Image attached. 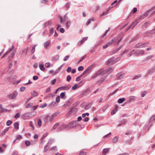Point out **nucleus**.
<instances>
[{
    "label": "nucleus",
    "mask_w": 155,
    "mask_h": 155,
    "mask_svg": "<svg viewBox=\"0 0 155 155\" xmlns=\"http://www.w3.org/2000/svg\"><path fill=\"white\" fill-rule=\"evenodd\" d=\"M70 5V3H67L65 5V7L67 8H69Z\"/></svg>",
    "instance_id": "nucleus-57"
},
{
    "label": "nucleus",
    "mask_w": 155,
    "mask_h": 155,
    "mask_svg": "<svg viewBox=\"0 0 155 155\" xmlns=\"http://www.w3.org/2000/svg\"><path fill=\"white\" fill-rule=\"evenodd\" d=\"M136 98V97L134 96H130L129 97L128 101V102H131L133 101H135Z\"/></svg>",
    "instance_id": "nucleus-13"
},
{
    "label": "nucleus",
    "mask_w": 155,
    "mask_h": 155,
    "mask_svg": "<svg viewBox=\"0 0 155 155\" xmlns=\"http://www.w3.org/2000/svg\"><path fill=\"white\" fill-rule=\"evenodd\" d=\"M14 49V46L12 45V47L9 49V50L6 51L5 54L2 56V58H4L5 55L7 54L8 53H10L11 51H12Z\"/></svg>",
    "instance_id": "nucleus-11"
},
{
    "label": "nucleus",
    "mask_w": 155,
    "mask_h": 155,
    "mask_svg": "<svg viewBox=\"0 0 155 155\" xmlns=\"http://www.w3.org/2000/svg\"><path fill=\"white\" fill-rule=\"evenodd\" d=\"M118 140V137L117 136L115 137L113 140V142L114 143H116L117 142Z\"/></svg>",
    "instance_id": "nucleus-29"
},
{
    "label": "nucleus",
    "mask_w": 155,
    "mask_h": 155,
    "mask_svg": "<svg viewBox=\"0 0 155 155\" xmlns=\"http://www.w3.org/2000/svg\"><path fill=\"white\" fill-rule=\"evenodd\" d=\"M25 143L27 146H29L30 145V142L29 141L26 140Z\"/></svg>",
    "instance_id": "nucleus-60"
},
{
    "label": "nucleus",
    "mask_w": 155,
    "mask_h": 155,
    "mask_svg": "<svg viewBox=\"0 0 155 155\" xmlns=\"http://www.w3.org/2000/svg\"><path fill=\"white\" fill-rule=\"evenodd\" d=\"M147 92L146 91H143L141 94V96L142 97H144L146 95Z\"/></svg>",
    "instance_id": "nucleus-59"
},
{
    "label": "nucleus",
    "mask_w": 155,
    "mask_h": 155,
    "mask_svg": "<svg viewBox=\"0 0 155 155\" xmlns=\"http://www.w3.org/2000/svg\"><path fill=\"white\" fill-rule=\"evenodd\" d=\"M151 11L149 10L148 12L145 13L144 14L140 15V17L137 18V19L139 21V22H140L141 21V20L144 19L147 16L148 14Z\"/></svg>",
    "instance_id": "nucleus-4"
},
{
    "label": "nucleus",
    "mask_w": 155,
    "mask_h": 155,
    "mask_svg": "<svg viewBox=\"0 0 155 155\" xmlns=\"http://www.w3.org/2000/svg\"><path fill=\"white\" fill-rule=\"evenodd\" d=\"M18 93L16 91H14L12 94L8 95V97L10 99H15Z\"/></svg>",
    "instance_id": "nucleus-6"
},
{
    "label": "nucleus",
    "mask_w": 155,
    "mask_h": 155,
    "mask_svg": "<svg viewBox=\"0 0 155 155\" xmlns=\"http://www.w3.org/2000/svg\"><path fill=\"white\" fill-rule=\"evenodd\" d=\"M122 47V46L121 45L117 49H116L114 51V53H115L117 52L118 51H119Z\"/></svg>",
    "instance_id": "nucleus-39"
},
{
    "label": "nucleus",
    "mask_w": 155,
    "mask_h": 155,
    "mask_svg": "<svg viewBox=\"0 0 155 155\" xmlns=\"http://www.w3.org/2000/svg\"><path fill=\"white\" fill-rule=\"evenodd\" d=\"M110 150L109 148H105L103 150V153L104 154H105L107 153Z\"/></svg>",
    "instance_id": "nucleus-32"
},
{
    "label": "nucleus",
    "mask_w": 155,
    "mask_h": 155,
    "mask_svg": "<svg viewBox=\"0 0 155 155\" xmlns=\"http://www.w3.org/2000/svg\"><path fill=\"white\" fill-rule=\"evenodd\" d=\"M50 65H51V64L49 62L46 63L45 64V67H46L47 68H49Z\"/></svg>",
    "instance_id": "nucleus-41"
},
{
    "label": "nucleus",
    "mask_w": 155,
    "mask_h": 155,
    "mask_svg": "<svg viewBox=\"0 0 155 155\" xmlns=\"http://www.w3.org/2000/svg\"><path fill=\"white\" fill-rule=\"evenodd\" d=\"M117 75L118 76H117V79L118 80H120L121 79V77L122 75V73L121 72L117 74Z\"/></svg>",
    "instance_id": "nucleus-36"
},
{
    "label": "nucleus",
    "mask_w": 155,
    "mask_h": 155,
    "mask_svg": "<svg viewBox=\"0 0 155 155\" xmlns=\"http://www.w3.org/2000/svg\"><path fill=\"white\" fill-rule=\"evenodd\" d=\"M137 11V8H134L133 10L131 12V13H135Z\"/></svg>",
    "instance_id": "nucleus-52"
},
{
    "label": "nucleus",
    "mask_w": 155,
    "mask_h": 155,
    "mask_svg": "<svg viewBox=\"0 0 155 155\" xmlns=\"http://www.w3.org/2000/svg\"><path fill=\"white\" fill-rule=\"evenodd\" d=\"M141 75L140 74H139V75H136L135 76H134L133 78H132V79L133 80L137 79H138L139 78L141 77Z\"/></svg>",
    "instance_id": "nucleus-25"
},
{
    "label": "nucleus",
    "mask_w": 155,
    "mask_h": 155,
    "mask_svg": "<svg viewBox=\"0 0 155 155\" xmlns=\"http://www.w3.org/2000/svg\"><path fill=\"white\" fill-rule=\"evenodd\" d=\"M51 44V41H46L44 44V48L47 49L48 48V47L50 46Z\"/></svg>",
    "instance_id": "nucleus-12"
},
{
    "label": "nucleus",
    "mask_w": 155,
    "mask_h": 155,
    "mask_svg": "<svg viewBox=\"0 0 155 155\" xmlns=\"http://www.w3.org/2000/svg\"><path fill=\"white\" fill-rule=\"evenodd\" d=\"M149 43L148 42L144 43H140L137 44L134 46L135 48H141L145 47L148 45Z\"/></svg>",
    "instance_id": "nucleus-1"
},
{
    "label": "nucleus",
    "mask_w": 155,
    "mask_h": 155,
    "mask_svg": "<svg viewBox=\"0 0 155 155\" xmlns=\"http://www.w3.org/2000/svg\"><path fill=\"white\" fill-rule=\"evenodd\" d=\"M32 105L33 104L32 103H30L28 104H27L25 106V107L26 108H28L31 107Z\"/></svg>",
    "instance_id": "nucleus-37"
},
{
    "label": "nucleus",
    "mask_w": 155,
    "mask_h": 155,
    "mask_svg": "<svg viewBox=\"0 0 155 155\" xmlns=\"http://www.w3.org/2000/svg\"><path fill=\"white\" fill-rule=\"evenodd\" d=\"M86 57V55H85L84 56H83L80 59V61H78V62L79 63L81 62L83 59H85Z\"/></svg>",
    "instance_id": "nucleus-46"
},
{
    "label": "nucleus",
    "mask_w": 155,
    "mask_h": 155,
    "mask_svg": "<svg viewBox=\"0 0 155 155\" xmlns=\"http://www.w3.org/2000/svg\"><path fill=\"white\" fill-rule=\"evenodd\" d=\"M56 103V102L55 101H53L50 104H49L48 106L50 107H52L53 106H55V104Z\"/></svg>",
    "instance_id": "nucleus-28"
},
{
    "label": "nucleus",
    "mask_w": 155,
    "mask_h": 155,
    "mask_svg": "<svg viewBox=\"0 0 155 155\" xmlns=\"http://www.w3.org/2000/svg\"><path fill=\"white\" fill-rule=\"evenodd\" d=\"M77 109L76 108L74 107L71 109L69 113L70 114H71L72 113H75L76 112H77Z\"/></svg>",
    "instance_id": "nucleus-17"
},
{
    "label": "nucleus",
    "mask_w": 155,
    "mask_h": 155,
    "mask_svg": "<svg viewBox=\"0 0 155 155\" xmlns=\"http://www.w3.org/2000/svg\"><path fill=\"white\" fill-rule=\"evenodd\" d=\"M71 24V22L69 20L66 23L65 25L66 27L67 28H68L70 26Z\"/></svg>",
    "instance_id": "nucleus-21"
},
{
    "label": "nucleus",
    "mask_w": 155,
    "mask_h": 155,
    "mask_svg": "<svg viewBox=\"0 0 155 155\" xmlns=\"http://www.w3.org/2000/svg\"><path fill=\"white\" fill-rule=\"evenodd\" d=\"M56 79H54V80H53L51 81V85L54 84H55V82H56Z\"/></svg>",
    "instance_id": "nucleus-49"
},
{
    "label": "nucleus",
    "mask_w": 155,
    "mask_h": 155,
    "mask_svg": "<svg viewBox=\"0 0 155 155\" xmlns=\"http://www.w3.org/2000/svg\"><path fill=\"white\" fill-rule=\"evenodd\" d=\"M112 69V68L111 67L109 68H107V70H106L105 72L104 73H108V72L111 70Z\"/></svg>",
    "instance_id": "nucleus-43"
},
{
    "label": "nucleus",
    "mask_w": 155,
    "mask_h": 155,
    "mask_svg": "<svg viewBox=\"0 0 155 155\" xmlns=\"http://www.w3.org/2000/svg\"><path fill=\"white\" fill-rule=\"evenodd\" d=\"M10 52H11V53L10 54L8 58L9 60H11L12 58H13L14 56L15 52V51L14 49H13V50L12 51H11Z\"/></svg>",
    "instance_id": "nucleus-14"
},
{
    "label": "nucleus",
    "mask_w": 155,
    "mask_h": 155,
    "mask_svg": "<svg viewBox=\"0 0 155 155\" xmlns=\"http://www.w3.org/2000/svg\"><path fill=\"white\" fill-rule=\"evenodd\" d=\"M67 13L64 15V18H63V19L64 20V21H65V20H67L68 19V16H67Z\"/></svg>",
    "instance_id": "nucleus-61"
},
{
    "label": "nucleus",
    "mask_w": 155,
    "mask_h": 155,
    "mask_svg": "<svg viewBox=\"0 0 155 155\" xmlns=\"http://www.w3.org/2000/svg\"><path fill=\"white\" fill-rule=\"evenodd\" d=\"M115 41V38H114V39H112V40L108 42L107 44L109 46H110Z\"/></svg>",
    "instance_id": "nucleus-30"
},
{
    "label": "nucleus",
    "mask_w": 155,
    "mask_h": 155,
    "mask_svg": "<svg viewBox=\"0 0 155 155\" xmlns=\"http://www.w3.org/2000/svg\"><path fill=\"white\" fill-rule=\"evenodd\" d=\"M118 38L117 39H115V41L117 44V45H118L119 43L122 41V39L121 38H120V39H118Z\"/></svg>",
    "instance_id": "nucleus-35"
},
{
    "label": "nucleus",
    "mask_w": 155,
    "mask_h": 155,
    "mask_svg": "<svg viewBox=\"0 0 155 155\" xmlns=\"http://www.w3.org/2000/svg\"><path fill=\"white\" fill-rule=\"evenodd\" d=\"M139 21L137 19L134 21H133L131 24L130 26H132L133 27L132 28V29H133V28L135 27V26L137 25V24L139 23Z\"/></svg>",
    "instance_id": "nucleus-9"
},
{
    "label": "nucleus",
    "mask_w": 155,
    "mask_h": 155,
    "mask_svg": "<svg viewBox=\"0 0 155 155\" xmlns=\"http://www.w3.org/2000/svg\"><path fill=\"white\" fill-rule=\"evenodd\" d=\"M31 94L33 97H36L38 93L36 92L33 91L31 92Z\"/></svg>",
    "instance_id": "nucleus-33"
},
{
    "label": "nucleus",
    "mask_w": 155,
    "mask_h": 155,
    "mask_svg": "<svg viewBox=\"0 0 155 155\" xmlns=\"http://www.w3.org/2000/svg\"><path fill=\"white\" fill-rule=\"evenodd\" d=\"M51 23L50 21H47L45 23V26H48L49 25H50Z\"/></svg>",
    "instance_id": "nucleus-58"
},
{
    "label": "nucleus",
    "mask_w": 155,
    "mask_h": 155,
    "mask_svg": "<svg viewBox=\"0 0 155 155\" xmlns=\"http://www.w3.org/2000/svg\"><path fill=\"white\" fill-rule=\"evenodd\" d=\"M0 108L2 110L1 112H5L8 111L7 109L3 108L1 104H0Z\"/></svg>",
    "instance_id": "nucleus-20"
},
{
    "label": "nucleus",
    "mask_w": 155,
    "mask_h": 155,
    "mask_svg": "<svg viewBox=\"0 0 155 155\" xmlns=\"http://www.w3.org/2000/svg\"><path fill=\"white\" fill-rule=\"evenodd\" d=\"M18 154V152L16 150H14L13 152L12 155H17Z\"/></svg>",
    "instance_id": "nucleus-64"
},
{
    "label": "nucleus",
    "mask_w": 155,
    "mask_h": 155,
    "mask_svg": "<svg viewBox=\"0 0 155 155\" xmlns=\"http://www.w3.org/2000/svg\"><path fill=\"white\" fill-rule=\"evenodd\" d=\"M38 125L39 126H41L42 125V123L41 120L40 119H39L38 120Z\"/></svg>",
    "instance_id": "nucleus-54"
},
{
    "label": "nucleus",
    "mask_w": 155,
    "mask_h": 155,
    "mask_svg": "<svg viewBox=\"0 0 155 155\" xmlns=\"http://www.w3.org/2000/svg\"><path fill=\"white\" fill-rule=\"evenodd\" d=\"M37 45H34L32 47V50H31V52L32 53H34L35 51V47Z\"/></svg>",
    "instance_id": "nucleus-31"
},
{
    "label": "nucleus",
    "mask_w": 155,
    "mask_h": 155,
    "mask_svg": "<svg viewBox=\"0 0 155 155\" xmlns=\"http://www.w3.org/2000/svg\"><path fill=\"white\" fill-rule=\"evenodd\" d=\"M32 117L31 113H28L22 115V118L24 120H26L29 118H31Z\"/></svg>",
    "instance_id": "nucleus-5"
},
{
    "label": "nucleus",
    "mask_w": 155,
    "mask_h": 155,
    "mask_svg": "<svg viewBox=\"0 0 155 155\" xmlns=\"http://www.w3.org/2000/svg\"><path fill=\"white\" fill-rule=\"evenodd\" d=\"M83 69L84 68L82 66H80L78 67V70L79 71H81L83 70Z\"/></svg>",
    "instance_id": "nucleus-55"
},
{
    "label": "nucleus",
    "mask_w": 155,
    "mask_h": 155,
    "mask_svg": "<svg viewBox=\"0 0 155 155\" xmlns=\"http://www.w3.org/2000/svg\"><path fill=\"white\" fill-rule=\"evenodd\" d=\"M93 19H94V18H92V19H89L87 21V23H86V25H88L90 23L91 21V20L93 21Z\"/></svg>",
    "instance_id": "nucleus-45"
},
{
    "label": "nucleus",
    "mask_w": 155,
    "mask_h": 155,
    "mask_svg": "<svg viewBox=\"0 0 155 155\" xmlns=\"http://www.w3.org/2000/svg\"><path fill=\"white\" fill-rule=\"evenodd\" d=\"M114 58L113 57L110 58L107 61V63L108 64H109L112 63H114Z\"/></svg>",
    "instance_id": "nucleus-18"
},
{
    "label": "nucleus",
    "mask_w": 155,
    "mask_h": 155,
    "mask_svg": "<svg viewBox=\"0 0 155 155\" xmlns=\"http://www.w3.org/2000/svg\"><path fill=\"white\" fill-rule=\"evenodd\" d=\"M77 121L76 120L70 122L67 125L68 130H69V129L73 128L74 127H76L77 126Z\"/></svg>",
    "instance_id": "nucleus-2"
},
{
    "label": "nucleus",
    "mask_w": 155,
    "mask_h": 155,
    "mask_svg": "<svg viewBox=\"0 0 155 155\" xmlns=\"http://www.w3.org/2000/svg\"><path fill=\"white\" fill-rule=\"evenodd\" d=\"M59 125V124L58 123H56L53 126V129H55Z\"/></svg>",
    "instance_id": "nucleus-48"
},
{
    "label": "nucleus",
    "mask_w": 155,
    "mask_h": 155,
    "mask_svg": "<svg viewBox=\"0 0 155 155\" xmlns=\"http://www.w3.org/2000/svg\"><path fill=\"white\" fill-rule=\"evenodd\" d=\"M111 132H110L108 134H107L105 135L103 137V138H105L106 137H109V136L110 135H111Z\"/></svg>",
    "instance_id": "nucleus-51"
},
{
    "label": "nucleus",
    "mask_w": 155,
    "mask_h": 155,
    "mask_svg": "<svg viewBox=\"0 0 155 155\" xmlns=\"http://www.w3.org/2000/svg\"><path fill=\"white\" fill-rule=\"evenodd\" d=\"M64 128H66L68 130L67 125L65 124H63L59 127L58 129V131H60Z\"/></svg>",
    "instance_id": "nucleus-8"
},
{
    "label": "nucleus",
    "mask_w": 155,
    "mask_h": 155,
    "mask_svg": "<svg viewBox=\"0 0 155 155\" xmlns=\"http://www.w3.org/2000/svg\"><path fill=\"white\" fill-rule=\"evenodd\" d=\"M39 67L40 69L42 71H44L45 70V68L42 64H40L39 65Z\"/></svg>",
    "instance_id": "nucleus-34"
},
{
    "label": "nucleus",
    "mask_w": 155,
    "mask_h": 155,
    "mask_svg": "<svg viewBox=\"0 0 155 155\" xmlns=\"http://www.w3.org/2000/svg\"><path fill=\"white\" fill-rule=\"evenodd\" d=\"M70 55H67L65 56L63 59L64 61H67Z\"/></svg>",
    "instance_id": "nucleus-53"
},
{
    "label": "nucleus",
    "mask_w": 155,
    "mask_h": 155,
    "mask_svg": "<svg viewBox=\"0 0 155 155\" xmlns=\"http://www.w3.org/2000/svg\"><path fill=\"white\" fill-rule=\"evenodd\" d=\"M145 54V51L143 50L139 51L135 53V55L139 56L140 54L144 55Z\"/></svg>",
    "instance_id": "nucleus-10"
},
{
    "label": "nucleus",
    "mask_w": 155,
    "mask_h": 155,
    "mask_svg": "<svg viewBox=\"0 0 155 155\" xmlns=\"http://www.w3.org/2000/svg\"><path fill=\"white\" fill-rule=\"evenodd\" d=\"M20 116V114L19 113H17L16 114L15 116V118H17L19 117Z\"/></svg>",
    "instance_id": "nucleus-63"
},
{
    "label": "nucleus",
    "mask_w": 155,
    "mask_h": 155,
    "mask_svg": "<svg viewBox=\"0 0 155 155\" xmlns=\"http://www.w3.org/2000/svg\"><path fill=\"white\" fill-rule=\"evenodd\" d=\"M126 121L124 119L123 120H122L118 124L117 126L118 127H119L123 124H125L126 123Z\"/></svg>",
    "instance_id": "nucleus-16"
},
{
    "label": "nucleus",
    "mask_w": 155,
    "mask_h": 155,
    "mask_svg": "<svg viewBox=\"0 0 155 155\" xmlns=\"http://www.w3.org/2000/svg\"><path fill=\"white\" fill-rule=\"evenodd\" d=\"M108 105L107 104L105 105L102 107V108L101 111L103 112H105L106 109L108 107Z\"/></svg>",
    "instance_id": "nucleus-19"
},
{
    "label": "nucleus",
    "mask_w": 155,
    "mask_h": 155,
    "mask_svg": "<svg viewBox=\"0 0 155 155\" xmlns=\"http://www.w3.org/2000/svg\"><path fill=\"white\" fill-rule=\"evenodd\" d=\"M44 119L45 122L46 123H48L49 121L51 122L54 119L53 118V116L49 115L46 116Z\"/></svg>",
    "instance_id": "nucleus-3"
},
{
    "label": "nucleus",
    "mask_w": 155,
    "mask_h": 155,
    "mask_svg": "<svg viewBox=\"0 0 155 155\" xmlns=\"http://www.w3.org/2000/svg\"><path fill=\"white\" fill-rule=\"evenodd\" d=\"M125 98H120L118 100V102L119 104H121L123 103L125 101Z\"/></svg>",
    "instance_id": "nucleus-22"
},
{
    "label": "nucleus",
    "mask_w": 155,
    "mask_h": 155,
    "mask_svg": "<svg viewBox=\"0 0 155 155\" xmlns=\"http://www.w3.org/2000/svg\"><path fill=\"white\" fill-rule=\"evenodd\" d=\"M82 81H81L78 84H75L72 87V90H75L77 88L79 87L83 84Z\"/></svg>",
    "instance_id": "nucleus-7"
},
{
    "label": "nucleus",
    "mask_w": 155,
    "mask_h": 155,
    "mask_svg": "<svg viewBox=\"0 0 155 155\" xmlns=\"http://www.w3.org/2000/svg\"><path fill=\"white\" fill-rule=\"evenodd\" d=\"M56 102L58 103H59L60 101V97L59 96H57L56 99Z\"/></svg>",
    "instance_id": "nucleus-44"
},
{
    "label": "nucleus",
    "mask_w": 155,
    "mask_h": 155,
    "mask_svg": "<svg viewBox=\"0 0 155 155\" xmlns=\"http://www.w3.org/2000/svg\"><path fill=\"white\" fill-rule=\"evenodd\" d=\"M71 88V86L69 85H68L66 86H64V90H69Z\"/></svg>",
    "instance_id": "nucleus-26"
},
{
    "label": "nucleus",
    "mask_w": 155,
    "mask_h": 155,
    "mask_svg": "<svg viewBox=\"0 0 155 155\" xmlns=\"http://www.w3.org/2000/svg\"><path fill=\"white\" fill-rule=\"evenodd\" d=\"M49 143V142H48L47 144L45 146L44 148V152H46L48 150V144Z\"/></svg>",
    "instance_id": "nucleus-24"
},
{
    "label": "nucleus",
    "mask_w": 155,
    "mask_h": 155,
    "mask_svg": "<svg viewBox=\"0 0 155 155\" xmlns=\"http://www.w3.org/2000/svg\"><path fill=\"white\" fill-rule=\"evenodd\" d=\"M54 32V29L53 28H51L49 31V33L50 34H52Z\"/></svg>",
    "instance_id": "nucleus-56"
},
{
    "label": "nucleus",
    "mask_w": 155,
    "mask_h": 155,
    "mask_svg": "<svg viewBox=\"0 0 155 155\" xmlns=\"http://www.w3.org/2000/svg\"><path fill=\"white\" fill-rule=\"evenodd\" d=\"M86 153L85 152L81 151L80 153V155H86Z\"/></svg>",
    "instance_id": "nucleus-62"
},
{
    "label": "nucleus",
    "mask_w": 155,
    "mask_h": 155,
    "mask_svg": "<svg viewBox=\"0 0 155 155\" xmlns=\"http://www.w3.org/2000/svg\"><path fill=\"white\" fill-rule=\"evenodd\" d=\"M51 150H55L56 151L58 150V149L56 146L52 147L51 148Z\"/></svg>",
    "instance_id": "nucleus-50"
},
{
    "label": "nucleus",
    "mask_w": 155,
    "mask_h": 155,
    "mask_svg": "<svg viewBox=\"0 0 155 155\" xmlns=\"http://www.w3.org/2000/svg\"><path fill=\"white\" fill-rule=\"evenodd\" d=\"M51 87L50 86L48 87L45 91V93H47L50 92L51 91Z\"/></svg>",
    "instance_id": "nucleus-40"
},
{
    "label": "nucleus",
    "mask_w": 155,
    "mask_h": 155,
    "mask_svg": "<svg viewBox=\"0 0 155 155\" xmlns=\"http://www.w3.org/2000/svg\"><path fill=\"white\" fill-rule=\"evenodd\" d=\"M92 65L91 66H90L88 67L87 68L86 70L84 71V72L86 73L90 71L92 68L91 67Z\"/></svg>",
    "instance_id": "nucleus-27"
},
{
    "label": "nucleus",
    "mask_w": 155,
    "mask_h": 155,
    "mask_svg": "<svg viewBox=\"0 0 155 155\" xmlns=\"http://www.w3.org/2000/svg\"><path fill=\"white\" fill-rule=\"evenodd\" d=\"M104 72V69H101L98 71L96 73L98 75L102 74Z\"/></svg>",
    "instance_id": "nucleus-15"
},
{
    "label": "nucleus",
    "mask_w": 155,
    "mask_h": 155,
    "mask_svg": "<svg viewBox=\"0 0 155 155\" xmlns=\"http://www.w3.org/2000/svg\"><path fill=\"white\" fill-rule=\"evenodd\" d=\"M12 122L11 120H8L6 122V125L7 126H9L12 123Z\"/></svg>",
    "instance_id": "nucleus-38"
},
{
    "label": "nucleus",
    "mask_w": 155,
    "mask_h": 155,
    "mask_svg": "<svg viewBox=\"0 0 155 155\" xmlns=\"http://www.w3.org/2000/svg\"><path fill=\"white\" fill-rule=\"evenodd\" d=\"M14 127L15 129L18 130L19 128V123L18 122L14 123Z\"/></svg>",
    "instance_id": "nucleus-23"
},
{
    "label": "nucleus",
    "mask_w": 155,
    "mask_h": 155,
    "mask_svg": "<svg viewBox=\"0 0 155 155\" xmlns=\"http://www.w3.org/2000/svg\"><path fill=\"white\" fill-rule=\"evenodd\" d=\"M71 76L68 75L67 77V80L69 82L71 80Z\"/></svg>",
    "instance_id": "nucleus-47"
},
{
    "label": "nucleus",
    "mask_w": 155,
    "mask_h": 155,
    "mask_svg": "<svg viewBox=\"0 0 155 155\" xmlns=\"http://www.w3.org/2000/svg\"><path fill=\"white\" fill-rule=\"evenodd\" d=\"M65 92H62L61 93L60 95V97L62 98H63L64 97V96H65Z\"/></svg>",
    "instance_id": "nucleus-42"
}]
</instances>
